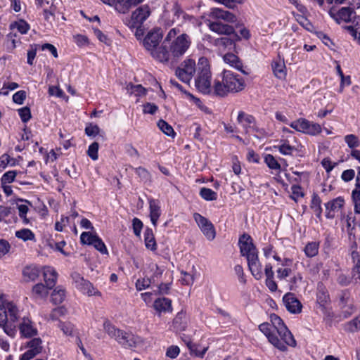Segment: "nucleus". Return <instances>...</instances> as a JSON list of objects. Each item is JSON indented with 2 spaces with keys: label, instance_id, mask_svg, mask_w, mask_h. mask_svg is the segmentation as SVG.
<instances>
[{
  "label": "nucleus",
  "instance_id": "obj_1",
  "mask_svg": "<svg viewBox=\"0 0 360 360\" xmlns=\"http://www.w3.org/2000/svg\"><path fill=\"white\" fill-rule=\"evenodd\" d=\"M190 44L189 37L186 34H181L169 46L162 44L155 51L152 52V56L161 63L173 65L186 52Z\"/></svg>",
  "mask_w": 360,
  "mask_h": 360
},
{
  "label": "nucleus",
  "instance_id": "obj_2",
  "mask_svg": "<svg viewBox=\"0 0 360 360\" xmlns=\"http://www.w3.org/2000/svg\"><path fill=\"white\" fill-rule=\"evenodd\" d=\"M245 86V81L241 77L230 70H224L221 79H216L214 82L213 94L219 97H225L229 94L241 91Z\"/></svg>",
  "mask_w": 360,
  "mask_h": 360
},
{
  "label": "nucleus",
  "instance_id": "obj_3",
  "mask_svg": "<svg viewBox=\"0 0 360 360\" xmlns=\"http://www.w3.org/2000/svg\"><path fill=\"white\" fill-rule=\"evenodd\" d=\"M103 329L110 338H114L124 348L136 347L142 343V339L140 337L116 328L108 320L104 321Z\"/></svg>",
  "mask_w": 360,
  "mask_h": 360
},
{
  "label": "nucleus",
  "instance_id": "obj_4",
  "mask_svg": "<svg viewBox=\"0 0 360 360\" xmlns=\"http://www.w3.org/2000/svg\"><path fill=\"white\" fill-rule=\"evenodd\" d=\"M211 78L212 74L208 60L205 57L200 58L197 66V76L195 79L196 88L204 94H213Z\"/></svg>",
  "mask_w": 360,
  "mask_h": 360
},
{
  "label": "nucleus",
  "instance_id": "obj_5",
  "mask_svg": "<svg viewBox=\"0 0 360 360\" xmlns=\"http://www.w3.org/2000/svg\"><path fill=\"white\" fill-rule=\"evenodd\" d=\"M271 322L273 329L279 335L281 341L285 345L290 347L296 346V341L294 339L293 335L278 316L276 314H272L271 316Z\"/></svg>",
  "mask_w": 360,
  "mask_h": 360
},
{
  "label": "nucleus",
  "instance_id": "obj_6",
  "mask_svg": "<svg viewBox=\"0 0 360 360\" xmlns=\"http://www.w3.org/2000/svg\"><path fill=\"white\" fill-rule=\"evenodd\" d=\"M150 13L151 11L148 5L141 6L132 12L129 18L126 19L125 24L130 29H136V35H138L139 31L141 30L140 27Z\"/></svg>",
  "mask_w": 360,
  "mask_h": 360
},
{
  "label": "nucleus",
  "instance_id": "obj_7",
  "mask_svg": "<svg viewBox=\"0 0 360 360\" xmlns=\"http://www.w3.org/2000/svg\"><path fill=\"white\" fill-rule=\"evenodd\" d=\"M18 318V309L13 302L0 306V326H5L6 324H10L11 327L14 326Z\"/></svg>",
  "mask_w": 360,
  "mask_h": 360
},
{
  "label": "nucleus",
  "instance_id": "obj_8",
  "mask_svg": "<svg viewBox=\"0 0 360 360\" xmlns=\"http://www.w3.org/2000/svg\"><path fill=\"white\" fill-rule=\"evenodd\" d=\"M196 71L197 67L195 60L188 58L176 69L175 75L181 82L189 84Z\"/></svg>",
  "mask_w": 360,
  "mask_h": 360
},
{
  "label": "nucleus",
  "instance_id": "obj_9",
  "mask_svg": "<svg viewBox=\"0 0 360 360\" xmlns=\"http://www.w3.org/2000/svg\"><path fill=\"white\" fill-rule=\"evenodd\" d=\"M290 126L297 131L313 136L319 134L321 131L320 124L311 122L304 118H300L293 121Z\"/></svg>",
  "mask_w": 360,
  "mask_h": 360
},
{
  "label": "nucleus",
  "instance_id": "obj_10",
  "mask_svg": "<svg viewBox=\"0 0 360 360\" xmlns=\"http://www.w3.org/2000/svg\"><path fill=\"white\" fill-rule=\"evenodd\" d=\"M259 329L265 335L269 342L275 347L282 352L287 351V346L274 333L275 330L273 329L271 323H262L259 326Z\"/></svg>",
  "mask_w": 360,
  "mask_h": 360
},
{
  "label": "nucleus",
  "instance_id": "obj_11",
  "mask_svg": "<svg viewBox=\"0 0 360 360\" xmlns=\"http://www.w3.org/2000/svg\"><path fill=\"white\" fill-rule=\"evenodd\" d=\"M193 218L207 239L213 240L216 236V231L212 222L199 213H194Z\"/></svg>",
  "mask_w": 360,
  "mask_h": 360
},
{
  "label": "nucleus",
  "instance_id": "obj_12",
  "mask_svg": "<svg viewBox=\"0 0 360 360\" xmlns=\"http://www.w3.org/2000/svg\"><path fill=\"white\" fill-rule=\"evenodd\" d=\"M72 278L74 281L76 288L83 293L87 294L89 296L101 295V293L94 287L93 284L89 281L85 280L80 276V274L74 273L72 274Z\"/></svg>",
  "mask_w": 360,
  "mask_h": 360
},
{
  "label": "nucleus",
  "instance_id": "obj_13",
  "mask_svg": "<svg viewBox=\"0 0 360 360\" xmlns=\"http://www.w3.org/2000/svg\"><path fill=\"white\" fill-rule=\"evenodd\" d=\"M82 244L93 245L101 254H108V250L103 240L96 235L91 232H83L80 236Z\"/></svg>",
  "mask_w": 360,
  "mask_h": 360
},
{
  "label": "nucleus",
  "instance_id": "obj_14",
  "mask_svg": "<svg viewBox=\"0 0 360 360\" xmlns=\"http://www.w3.org/2000/svg\"><path fill=\"white\" fill-rule=\"evenodd\" d=\"M329 15L338 24L342 22H351L355 16V12L351 7H342L336 11L334 7H331L328 11Z\"/></svg>",
  "mask_w": 360,
  "mask_h": 360
},
{
  "label": "nucleus",
  "instance_id": "obj_15",
  "mask_svg": "<svg viewBox=\"0 0 360 360\" xmlns=\"http://www.w3.org/2000/svg\"><path fill=\"white\" fill-rule=\"evenodd\" d=\"M238 245L240 248V254L242 256L248 259V257L252 255H257L258 252L253 243L252 238L247 233H243L238 240Z\"/></svg>",
  "mask_w": 360,
  "mask_h": 360
},
{
  "label": "nucleus",
  "instance_id": "obj_16",
  "mask_svg": "<svg viewBox=\"0 0 360 360\" xmlns=\"http://www.w3.org/2000/svg\"><path fill=\"white\" fill-rule=\"evenodd\" d=\"M42 341L40 338H33L27 342L28 349L22 355L20 360H30L42 352Z\"/></svg>",
  "mask_w": 360,
  "mask_h": 360
},
{
  "label": "nucleus",
  "instance_id": "obj_17",
  "mask_svg": "<svg viewBox=\"0 0 360 360\" xmlns=\"http://www.w3.org/2000/svg\"><path fill=\"white\" fill-rule=\"evenodd\" d=\"M283 304L291 314H299L302 311V304L292 292H287L283 297Z\"/></svg>",
  "mask_w": 360,
  "mask_h": 360
},
{
  "label": "nucleus",
  "instance_id": "obj_18",
  "mask_svg": "<svg viewBox=\"0 0 360 360\" xmlns=\"http://www.w3.org/2000/svg\"><path fill=\"white\" fill-rule=\"evenodd\" d=\"M248 265L252 275L257 279L259 280L263 276L262 265L259 262L258 254L252 255L248 257Z\"/></svg>",
  "mask_w": 360,
  "mask_h": 360
},
{
  "label": "nucleus",
  "instance_id": "obj_19",
  "mask_svg": "<svg viewBox=\"0 0 360 360\" xmlns=\"http://www.w3.org/2000/svg\"><path fill=\"white\" fill-rule=\"evenodd\" d=\"M161 38V35L158 32H150L144 38L143 46L148 51H150L151 55L152 52L155 51L160 47L158 46Z\"/></svg>",
  "mask_w": 360,
  "mask_h": 360
},
{
  "label": "nucleus",
  "instance_id": "obj_20",
  "mask_svg": "<svg viewBox=\"0 0 360 360\" xmlns=\"http://www.w3.org/2000/svg\"><path fill=\"white\" fill-rule=\"evenodd\" d=\"M20 333L25 338H31L37 334V330L32 321L27 317H23L19 325Z\"/></svg>",
  "mask_w": 360,
  "mask_h": 360
},
{
  "label": "nucleus",
  "instance_id": "obj_21",
  "mask_svg": "<svg viewBox=\"0 0 360 360\" xmlns=\"http://www.w3.org/2000/svg\"><path fill=\"white\" fill-rule=\"evenodd\" d=\"M344 202L345 201L343 198L338 197L326 203V217L328 219H333L335 217L334 212L342 208Z\"/></svg>",
  "mask_w": 360,
  "mask_h": 360
},
{
  "label": "nucleus",
  "instance_id": "obj_22",
  "mask_svg": "<svg viewBox=\"0 0 360 360\" xmlns=\"http://www.w3.org/2000/svg\"><path fill=\"white\" fill-rule=\"evenodd\" d=\"M209 28L214 32L219 34L231 35L234 33V27L227 24H223L220 22H211L209 23Z\"/></svg>",
  "mask_w": 360,
  "mask_h": 360
},
{
  "label": "nucleus",
  "instance_id": "obj_23",
  "mask_svg": "<svg viewBox=\"0 0 360 360\" xmlns=\"http://www.w3.org/2000/svg\"><path fill=\"white\" fill-rule=\"evenodd\" d=\"M43 275L46 287L49 289L53 288L57 281L58 274L56 270L50 266L44 267Z\"/></svg>",
  "mask_w": 360,
  "mask_h": 360
},
{
  "label": "nucleus",
  "instance_id": "obj_24",
  "mask_svg": "<svg viewBox=\"0 0 360 360\" xmlns=\"http://www.w3.org/2000/svg\"><path fill=\"white\" fill-rule=\"evenodd\" d=\"M37 4L44 11L46 20H49L50 16H53L56 10L53 0H36Z\"/></svg>",
  "mask_w": 360,
  "mask_h": 360
},
{
  "label": "nucleus",
  "instance_id": "obj_25",
  "mask_svg": "<svg viewBox=\"0 0 360 360\" xmlns=\"http://www.w3.org/2000/svg\"><path fill=\"white\" fill-rule=\"evenodd\" d=\"M224 60L226 63L240 71L243 74L248 75V72L243 70V63L236 55L228 53L224 56Z\"/></svg>",
  "mask_w": 360,
  "mask_h": 360
},
{
  "label": "nucleus",
  "instance_id": "obj_26",
  "mask_svg": "<svg viewBox=\"0 0 360 360\" xmlns=\"http://www.w3.org/2000/svg\"><path fill=\"white\" fill-rule=\"evenodd\" d=\"M40 270L34 265L25 266L22 270L24 280L27 282L34 281L39 276Z\"/></svg>",
  "mask_w": 360,
  "mask_h": 360
},
{
  "label": "nucleus",
  "instance_id": "obj_27",
  "mask_svg": "<svg viewBox=\"0 0 360 360\" xmlns=\"http://www.w3.org/2000/svg\"><path fill=\"white\" fill-rule=\"evenodd\" d=\"M230 36L231 37H224L217 39L215 40V45L219 47L226 48L231 46L236 41L240 40V37L236 32L231 33Z\"/></svg>",
  "mask_w": 360,
  "mask_h": 360
},
{
  "label": "nucleus",
  "instance_id": "obj_28",
  "mask_svg": "<svg viewBox=\"0 0 360 360\" xmlns=\"http://www.w3.org/2000/svg\"><path fill=\"white\" fill-rule=\"evenodd\" d=\"M343 28L348 31L360 44V16L354 17L352 25L344 26Z\"/></svg>",
  "mask_w": 360,
  "mask_h": 360
},
{
  "label": "nucleus",
  "instance_id": "obj_29",
  "mask_svg": "<svg viewBox=\"0 0 360 360\" xmlns=\"http://www.w3.org/2000/svg\"><path fill=\"white\" fill-rule=\"evenodd\" d=\"M153 307L155 309L161 313L172 311V300L169 298L162 297L155 300Z\"/></svg>",
  "mask_w": 360,
  "mask_h": 360
},
{
  "label": "nucleus",
  "instance_id": "obj_30",
  "mask_svg": "<svg viewBox=\"0 0 360 360\" xmlns=\"http://www.w3.org/2000/svg\"><path fill=\"white\" fill-rule=\"evenodd\" d=\"M237 120L243 125L246 133L248 131V129L253 128L251 124L255 122V119L252 115H247L243 111L239 112Z\"/></svg>",
  "mask_w": 360,
  "mask_h": 360
},
{
  "label": "nucleus",
  "instance_id": "obj_31",
  "mask_svg": "<svg viewBox=\"0 0 360 360\" xmlns=\"http://www.w3.org/2000/svg\"><path fill=\"white\" fill-rule=\"evenodd\" d=\"M212 15L215 18L222 19L228 22L233 23L237 20V18L233 13L220 8H214L212 11Z\"/></svg>",
  "mask_w": 360,
  "mask_h": 360
},
{
  "label": "nucleus",
  "instance_id": "obj_32",
  "mask_svg": "<svg viewBox=\"0 0 360 360\" xmlns=\"http://www.w3.org/2000/svg\"><path fill=\"white\" fill-rule=\"evenodd\" d=\"M150 208V217L153 225L155 227L157 226L158 220L160 216V207L158 203L155 200L149 201Z\"/></svg>",
  "mask_w": 360,
  "mask_h": 360
},
{
  "label": "nucleus",
  "instance_id": "obj_33",
  "mask_svg": "<svg viewBox=\"0 0 360 360\" xmlns=\"http://www.w3.org/2000/svg\"><path fill=\"white\" fill-rule=\"evenodd\" d=\"M274 75L278 79H284L285 73V65L281 60H274L271 64Z\"/></svg>",
  "mask_w": 360,
  "mask_h": 360
},
{
  "label": "nucleus",
  "instance_id": "obj_34",
  "mask_svg": "<svg viewBox=\"0 0 360 360\" xmlns=\"http://www.w3.org/2000/svg\"><path fill=\"white\" fill-rule=\"evenodd\" d=\"M186 314L181 311L176 314L173 320V326L176 331H183L186 329L187 321H186Z\"/></svg>",
  "mask_w": 360,
  "mask_h": 360
},
{
  "label": "nucleus",
  "instance_id": "obj_35",
  "mask_svg": "<svg viewBox=\"0 0 360 360\" xmlns=\"http://www.w3.org/2000/svg\"><path fill=\"white\" fill-rule=\"evenodd\" d=\"M144 240L146 247L150 250H155L157 248L156 241L153 235V230L147 228L144 232Z\"/></svg>",
  "mask_w": 360,
  "mask_h": 360
},
{
  "label": "nucleus",
  "instance_id": "obj_36",
  "mask_svg": "<svg viewBox=\"0 0 360 360\" xmlns=\"http://www.w3.org/2000/svg\"><path fill=\"white\" fill-rule=\"evenodd\" d=\"M321 200L320 197L315 193L312 195V199L310 205L311 209L314 210L317 218L321 219L322 214V208L321 206Z\"/></svg>",
  "mask_w": 360,
  "mask_h": 360
},
{
  "label": "nucleus",
  "instance_id": "obj_37",
  "mask_svg": "<svg viewBox=\"0 0 360 360\" xmlns=\"http://www.w3.org/2000/svg\"><path fill=\"white\" fill-rule=\"evenodd\" d=\"M65 297V290L60 286L56 288L51 294V300L55 304L62 303L64 301Z\"/></svg>",
  "mask_w": 360,
  "mask_h": 360
},
{
  "label": "nucleus",
  "instance_id": "obj_38",
  "mask_svg": "<svg viewBox=\"0 0 360 360\" xmlns=\"http://www.w3.org/2000/svg\"><path fill=\"white\" fill-rule=\"evenodd\" d=\"M319 243L315 241L308 243L304 248V252L307 257H314L319 253Z\"/></svg>",
  "mask_w": 360,
  "mask_h": 360
},
{
  "label": "nucleus",
  "instance_id": "obj_39",
  "mask_svg": "<svg viewBox=\"0 0 360 360\" xmlns=\"http://www.w3.org/2000/svg\"><path fill=\"white\" fill-rule=\"evenodd\" d=\"M47 288L46 285H44L42 283H37L32 288V294L36 297H46L49 293Z\"/></svg>",
  "mask_w": 360,
  "mask_h": 360
},
{
  "label": "nucleus",
  "instance_id": "obj_40",
  "mask_svg": "<svg viewBox=\"0 0 360 360\" xmlns=\"http://www.w3.org/2000/svg\"><path fill=\"white\" fill-rule=\"evenodd\" d=\"M200 195L207 201L215 200L217 198V193L210 188L203 187L200 191Z\"/></svg>",
  "mask_w": 360,
  "mask_h": 360
},
{
  "label": "nucleus",
  "instance_id": "obj_41",
  "mask_svg": "<svg viewBox=\"0 0 360 360\" xmlns=\"http://www.w3.org/2000/svg\"><path fill=\"white\" fill-rule=\"evenodd\" d=\"M158 127L159 129L167 136L174 137L175 132L171 125L166 122L163 120H159L158 122Z\"/></svg>",
  "mask_w": 360,
  "mask_h": 360
},
{
  "label": "nucleus",
  "instance_id": "obj_42",
  "mask_svg": "<svg viewBox=\"0 0 360 360\" xmlns=\"http://www.w3.org/2000/svg\"><path fill=\"white\" fill-rule=\"evenodd\" d=\"M127 89L130 94H134L136 96H141L146 94V89L140 84L134 85L129 84L127 85Z\"/></svg>",
  "mask_w": 360,
  "mask_h": 360
},
{
  "label": "nucleus",
  "instance_id": "obj_43",
  "mask_svg": "<svg viewBox=\"0 0 360 360\" xmlns=\"http://www.w3.org/2000/svg\"><path fill=\"white\" fill-rule=\"evenodd\" d=\"M15 236L18 238L26 240H31L34 238V234L27 229H23L15 232Z\"/></svg>",
  "mask_w": 360,
  "mask_h": 360
},
{
  "label": "nucleus",
  "instance_id": "obj_44",
  "mask_svg": "<svg viewBox=\"0 0 360 360\" xmlns=\"http://www.w3.org/2000/svg\"><path fill=\"white\" fill-rule=\"evenodd\" d=\"M264 162L267 165V166L271 169L279 170L281 169L280 164L276 160V158L271 154L266 155L264 158Z\"/></svg>",
  "mask_w": 360,
  "mask_h": 360
},
{
  "label": "nucleus",
  "instance_id": "obj_45",
  "mask_svg": "<svg viewBox=\"0 0 360 360\" xmlns=\"http://www.w3.org/2000/svg\"><path fill=\"white\" fill-rule=\"evenodd\" d=\"M135 172L142 181H150L151 174L146 168L142 167H136L135 168Z\"/></svg>",
  "mask_w": 360,
  "mask_h": 360
},
{
  "label": "nucleus",
  "instance_id": "obj_46",
  "mask_svg": "<svg viewBox=\"0 0 360 360\" xmlns=\"http://www.w3.org/2000/svg\"><path fill=\"white\" fill-rule=\"evenodd\" d=\"M58 327L66 335H72L74 330V326L70 322H62L59 321Z\"/></svg>",
  "mask_w": 360,
  "mask_h": 360
},
{
  "label": "nucleus",
  "instance_id": "obj_47",
  "mask_svg": "<svg viewBox=\"0 0 360 360\" xmlns=\"http://www.w3.org/2000/svg\"><path fill=\"white\" fill-rule=\"evenodd\" d=\"M40 44H32L30 46V49L27 51V63L30 65H33L34 60L36 57L37 51L39 48Z\"/></svg>",
  "mask_w": 360,
  "mask_h": 360
},
{
  "label": "nucleus",
  "instance_id": "obj_48",
  "mask_svg": "<svg viewBox=\"0 0 360 360\" xmlns=\"http://www.w3.org/2000/svg\"><path fill=\"white\" fill-rule=\"evenodd\" d=\"M143 1V0H124L123 7L125 8H122L121 13L125 14L128 13L132 7L137 6Z\"/></svg>",
  "mask_w": 360,
  "mask_h": 360
},
{
  "label": "nucleus",
  "instance_id": "obj_49",
  "mask_svg": "<svg viewBox=\"0 0 360 360\" xmlns=\"http://www.w3.org/2000/svg\"><path fill=\"white\" fill-rule=\"evenodd\" d=\"M66 313H67V309L63 307H60L55 308L54 309H53L52 311L51 312L49 316L52 321H56L60 316L65 315Z\"/></svg>",
  "mask_w": 360,
  "mask_h": 360
},
{
  "label": "nucleus",
  "instance_id": "obj_50",
  "mask_svg": "<svg viewBox=\"0 0 360 360\" xmlns=\"http://www.w3.org/2000/svg\"><path fill=\"white\" fill-rule=\"evenodd\" d=\"M17 172L15 171H8L6 172L1 177V185L8 184L12 183L16 176Z\"/></svg>",
  "mask_w": 360,
  "mask_h": 360
},
{
  "label": "nucleus",
  "instance_id": "obj_51",
  "mask_svg": "<svg viewBox=\"0 0 360 360\" xmlns=\"http://www.w3.org/2000/svg\"><path fill=\"white\" fill-rule=\"evenodd\" d=\"M186 345L191 353H194L196 356L200 358H202L208 349V347H205L203 348L202 350L198 351L196 348L195 345L193 344L191 341H188L186 343Z\"/></svg>",
  "mask_w": 360,
  "mask_h": 360
},
{
  "label": "nucleus",
  "instance_id": "obj_52",
  "mask_svg": "<svg viewBox=\"0 0 360 360\" xmlns=\"http://www.w3.org/2000/svg\"><path fill=\"white\" fill-rule=\"evenodd\" d=\"M103 3L113 6L115 9L120 13L122 10L124 0H101Z\"/></svg>",
  "mask_w": 360,
  "mask_h": 360
},
{
  "label": "nucleus",
  "instance_id": "obj_53",
  "mask_svg": "<svg viewBox=\"0 0 360 360\" xmlns=\"http://www.w3.org/2000/svg\"><path fill=\"white\" fill-rule=\"evenodd\" d=\"M352 198L354 204V212L357 214H360V191L353 190Z\"/></svg>",
  "mask_w": 360,
  "mask_h": 360
},
{
  "label": "nucleus",
  "instance_id": "obj_54",
  "mask_svg": "<svg viewBox=\"0 0 360 360\" xmlns=\"http://www.w3.org/2000/svg\"><path fill=\"white\" fill-rule=\"evenodd\" d=\"M347 330L351 333L360 330V316L354 318L347 323Z\"/></svg>",
  "mask_w": 360,
  "mask_h": 360
},
{
  "label": "nucleus",
  "instance_id": "obj_55",
  "mask_svg": "<svg viewBox=\"0 0 360 360\" xmlns=\"http://www.w3.org/2000/svg\"><path fill=\"white\" fill-rule=\"evenodd\" d=\"M295 150L294 146H290L285 141L278 146L279 152L285 155H292Z\"/></svg>",
  "mask_w": 360,
  "mask_h": 360
},
{
  "label": "nucleus",
  "instance_id": "obj_56",
  "mask_svg": "<svg viewBox=\"0 0 360 360\" xmlns=\"http://www.w3.org/2000/svg\"><path fill=\"white\" fill-rule=\"evenodd\" d=\"M18 111L22 122H27L30 120L32 116L30 108L27 106L23 107L20 108Z\"/></svg>",
  "mask_w": 360,
  "mask_h": 360
},
{
  "label": "nucleus",
  "instance_id": "obj_57",
  "mask_svg": "<svg viewBox=\"0 0 360 360\" xmlns=\"http://www.w3.org/2000/svg\"><path fill=\"white\" fill-rule=\"evenodd\" d=\"M345 141L350 148L358 147L360 143L357 136L354 134L347 135L345 137Z\"/></svg>",
  "mask_w": 360,
  "mask_h": 360
},
{
  "label": "nucleus",
  "instance_id": "obj_58",
  "mask_svg": "<svg viewBox=\"0 0 360 360\" xmlns=\"http://www.w3.org/2000/svg\"><path fill=\"white\" fill-rule=\"evenodd\" d=\"M98 147L99 146L97 142H94L89 146L87 154L93 160L98 159Z\"/></svg>",
  "mask_w": 360,
  "mask_h": 360
},
{
  "label": "nucleus",
  "instance_id": "obj_59",
  "mask_svg": "<svg viewBox=\"0 0 360 360\" xmlns=\"http://www.w3.org/2000/svg\"><path fill=\"white\" fill-rule=\"evenodd\" d=\"M150 283V279L149 278H139L136 282V288L137 290L141 291L148 288Z\"/></svg>",
  "mask_w": 360,
  "mask_h": 360
},
{
  "label": "nucleus",
  "instance_id": "obj_60",
  "mask_svg": "<svg viewBox=\"0 0 360 360\" xmlns=\"http://www.w3.org/2000/svg\"><path fill=\"white\" fill-rule=\"evenodd\" d=\"M26 98V92L20 90L15 93L13 96V101L14 103L22 105Z\"/></svg>",
  "mask_w": 360,
  "mask_h": 360
},
{
  "label": "nucleus",
  "instance_id": "obj_61",
  "mask_svg": "<svg viewBox=\"0 0 360 360\" xmlns=\"http://www.w3.org/2000/svg\"><path fill=\"white\" fill-rule=\"evenodd\" d=\"M15 26L21 34H26L30 29L29 24L23 20L16 22Z\"/></svg>",
  "mask_w": 360,
  "mask_h": 360
},
{
  "label": "nucleus",
  "instance_id": "obj_62",
  "mask_svg": "<svg viewBox=\"0 0 360 360\" xmlns=\"http://www.w3.org/2000/svg\"><path fill=\"white\" fill-rule=\"evenodd\" d=\"M132 226L134 234L137 236H140L143 228L142 221L139 219L135 217L132 220Z\"/></svg>",
  "mask_w": 360,
  "mask_h": 360
},
{
  "label": "nucleus",
  "instance_id": "obj_63",
  "mask_svg": "<svg viewBox=\"0 0 360 360\" xmlns=\"http://www.w3.org/2000/svg\"><path fill=\"white\" fill-rule=\"evenodd\" d=\"M158 106L152 103H146L143 105V111L145 114L153 115L158 110Z\"/></svg>",
  "mask_w": 360,
  "mask_h": 360
},
{
  "label": "nucleus",
  "instance_id": "obj_64",
  "mask_svg": "<svg viewBox=\"0 0 360 360\" xmlns=\"http://www.w3.org/2000/svg\"><path fill=\"white\" fill-rule=\"evenodd\" d=\"M99 127L97 125L89 124L85 128V133L89 136H95L99 133Z\"/></svg>",
  "mask_w": 360,
  "mask_h": 360
}]
</instances>
